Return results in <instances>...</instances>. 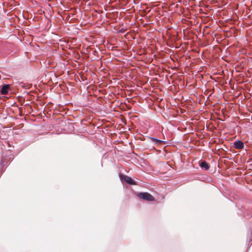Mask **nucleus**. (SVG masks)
Masks as SVG:
<instances>
[{
  "label": "nucleus",
  "mask_w": 252,
  "mask_h": 252,
  "mask_svg": "<svg viewBox=\"0 0 252 252\" xmlns=\"http://www.w3.org/2000/svg\"><path fill=\"white\" fill-rule=\"evenodd\" d=\"M137 196L141 199L148 201H154L155 200V197L147 192H140L137 194Z\"/></svg>",
  "instance_id": "f257e3e1"
},
{
  "label": "nucleus",
  "mask_w": 252,
  "mask_h": 252,
  "mask_svg": "<svg viewBox=\"0 0 252 252\" xmlns=\"http://www.w3.org/2000/svg\"><path fill=\"white\" fill-rule=\"evenodd\" d=\"M123 180L129 185H135L136 183L134 180L130 177L125 175L123 178Z\"/></svg>",
  "instance_id": "f03ea898"
},
{
  "label": "nucleus",
  "mask_w": 252,
  "mask_h": 252,
  "mask_svg": "<svg viewBox=\"0 0 252 252\" xmlns=\"http://www.w3.org/2000/svg\"><path fill=\"white\" fill-rule=\"evenodd\" d=\"M234 146L236 149L240 150L244 148V143L240 140H237L234 143Z\"/></svg>",
  "instance_id": "7ed1b4c3"
},
{
  "label": "nucleus",
  "mask_w": 252,
  "mask_h": 252,
  "mask_svg": "<svg viewBox=\"0 0 252 252\" xmlns=\"http://www.w3.org/2000/svg\"><path fill=\"white\" fill-rule=\"evenodd\" d=\"M9 89V85H4L1 89V93L2 94H6L8 93V90Z\"/></svg>",
  "instance_id": "20e7f679"
},
{
  "label": "nucleus",
  "mask_w": 252,
  "mask_h": 252,
  "mask_svg": "<svg viewBox=\"0 0 252 252\" xmlns=\"http://www.w3.org/2000/svg\"><path fill=\"white\" fill-rule=\"evenodd\" d=\"M200 165L201 167L205 168L206 170H208L209 169V166L205 161L201 162Z\"/></svg>",
  "instance_id": "39448f33"
},
{
  "label": "nucleus",
  "mask_w": 252,
  "mask_h": 252,
  "mask_svg": "<svg viewBox=\"0 0 252 252\" xmlns=\"http://www.w3.org/2000/svg\"><path fill=\"white\" fill-rule=\"evenodd\" d=\"M151 139L152 140L156 143H161L162 142L161 140H158L154 138H152Z\"/></svg>",
  "instance_id": "423d86ee"
}]
</instances>
